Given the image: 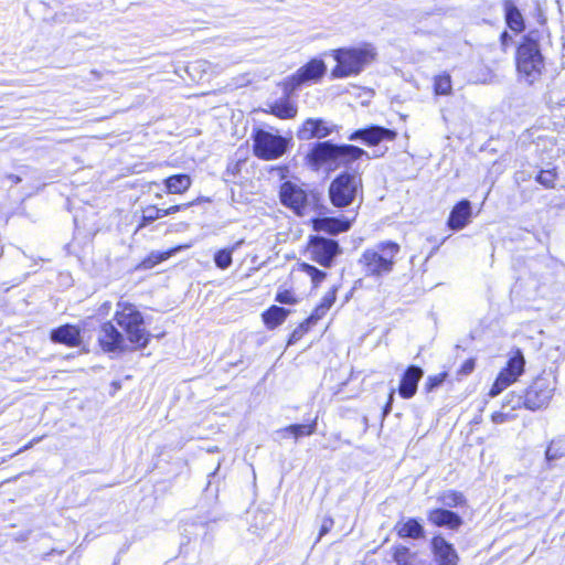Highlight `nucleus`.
<instances>
[{"mask_svg": "<svg viewBox=\"0 0 565 565\" xmlns=\"http://www.w3.org/2000/svg\"><path fill=\"white\" fill-rule=\"evenodd\" d=\"M114 321L121 329L107 321L98 330V343L104 352L117 353L128 350V343L135 349H145L150 341V332L146 329L145 319L138 308L127 301H118Z\"/></svg>", "mask_w": 565, "mask_h": 565, "instance_id": "nucleus-1", "label": "nucleus"}, {"mask_svg": "<svg viewBox=\"0 0 565 565\" xmlns=\"http://www.w3.org/2000/svg\"><path fill=\"white\" fill-rule=\"evenodd\" d=\"M544 31L530 30L523 35L516 50V68L529 84L536 82L545 70V60L542 54Z\"/></svg>", "mask_w": 565, "mask_h": 565, "instance_id": "nucleus-2", "label": "nucleus"}, {"mask_svg": "<svg viewBox=\"0 0 565 565\" xmlns=\"http://www.w3.org/2000/svg\"><path fill=\"white\" fill-rule=\"evenodd\" d=\"M375 55L374 46L369 43L333 50L332 56L337 65L331 71V75L334 78L359 75L375 58Z\"/></svg>", "mask_w": 565, "mask_h": 565, "instance_id": "nucleus-3", "label": "nucleus"}, {"mask_svg": "<svg viewBox=\"0 0 565 565\" xmlns=\"http://www.w3.org/2000/svg\"><path fill=\"white\" fill-rule=\"evenodd\" d=\"M399 250L397 243L381 242L362 253L359 265L365 276L381 278L393 271Z\"/></svg>", "mask_w": 565, "mask_h": 565, "instance_id": "nucleus-4", "label": "nucleus"}, {"mask_svg": "<svg viewBox=\"0 0 565 565\" xmlns=\"http://www.w3.org/2000/svg\"><path fill=\"white\" fill-rule=\"evenodd\" d=\"M329 198L333 206L343 209L354 203L362 193V179L359 171H342L329 185Z\"/></svg>", "mask_w": 565, "mask_h": 565, "instance_id": "nucleus-5", "label": "nucleus"}, {"mask_svg": "<svg viewBox=\"0 0 565 565\" xmlns=\"http://www.w3.org/2000/svg\"><path fill=\"white\" fill-rule=\"evenodd\" d=\"M253 140L254 154L263 160H275L282 157L290 143V139L263 129L255 131Z\"/></svg>", "mask_w": 565, "mask_h": 565, "instance_id": "nucleus-6", "label": "nucleus"}, {"mask_svg": "<svg viewBox=\"0 0 565 565\" xmlns=\"http://www.w3.org/2000/svg\"><path fill=\"white\" fill-rule=\"evenodd\" d=\"M327 72L326 63L320 58H312L301 66L295 74L285 78L282 89L290 97L303 85H310L321 79Z\"/></svg>", "mask_w": 565, "mask_h": 565, "instance_id": "nucleus-7", "label": "nucleus"}, {"mask_svg": "<svg viewBox=\"0 0 565 565\" xmlns=\"http://www.w3.org/2000/svg\"><path fill=\"white\" fill-rule=\"evenodd\" d=\"M525 359L520 350L508 360L507 366L500 371L492 387L490 388L489 396L495 397L501 394L507 387L512 385L524 373Z\"/></svg>", "mask_w": 565, "mask_h": 565, "instance_id": "nucleus-8", "label": "nucleus"}, {"mask_svg": "<svg viewBox=\"0 0 565 565\" xmlns=\"http://www.w3.org/2000/svg\"><path fill=\"white\" fill-rule=\"evenodd\" d=\"M340 145L332 141H318L313 143L306 156L307 164L315 171L327 167L329 170H335V163Z\"/></svg>", "mask_w": 565, "mask_h": 565, "instance_id": "nucleus-9", "label": "nucleus"}, {"mask_svg": "<svg viewBox=\"0 0 565 565\" xmlns=\"http://www.w3.org/2000/svg\"><path fill=\"white\" fill-rule=\"evenodd\" d=\"M554 387L547 379L537 377L527 387L523 397L519 398L518 406L523 405L526 409L537 411L546 407L552 398Z\"/></svg>", "mask_w": 565, "mask_h": 565, "instance_id": "nucleus-10", "label": "nucleus"}, {"mask_svg": "<svg viewBox=\"0 0 565 565\" xmlns=\"http://www.w3.org/2000/svg\"><path fill=\"white\" fill-rule=\"evenodd\" d=\"M308 253L310 258L320 266L330 268L338 255L341 254L339 243L322 236H311Z\"/></svg>", "mask_w": 565, "mask_h": 565, "instance_id": "nucleus-11", "label": "nucleus"}, {"mask_svg": "<svg viewBox=\"0 0 565 565\" xmlns=\"http://www.w3.org/2000/svg\"><path fill=\"white\" fill-rule=\"evenodd\" d=\"M395 138L396 131L376 125L356 129L348 137L350 141H361L369 147L377 146L385 140L393 141Z\"/></svg>", "mask_w": 565, "mask_h": 565, "instance_id": "nucleus-12", "label": "nucleus"}, {"mask_svg": "<svg viewBox=\"0 0 565 565\" xmlns=\"http://www.w3.org/2000/svg\"><path fill=\"white\" fill-rule=\"evenodd\" d=\"M280 201L297 214H302V210L307 206L308 195L306 191L298 184L286 181L280 186Z\"/></svg>", "mask_w": 565, "mask_h": 565, "instance_id": "nucleus-13", "label": "nucleus"}, {"mask_svg": "<svg viewBox=\"0 0 565 565\" xmlns=\"http://www.w3.org/2000/svg\"><path fill=\"white\" fill-rule=\"evenodd\" d=\"M334 129L335 125L330 124L322 118H308L298 129L297 138L303 141L323 139L330 136Z\"/></svg>", "mask_w": 565, "mask_h": 565, "instance_id": "nucleus-14", "label": "nucleus"}, {"mask_svg": "<svg viewBox=\"0 0 565 565\" xmlns=\"http://www.w3.org/2000/svg\"><path fill=\"white\" fill-rule=\"evenodd\" d=\"M430 547L436 565H458L459 555L454 545L444 536L435 535L431 539Z\"/></svg>", "mask_w": 565, "mask_h": 565, "instance_id": "nucleus-15", "label": "nucleus"}, {"mask_svg": "<svg viewBox=\"0 0 565 565\" xmlns=\"http://www.w3.org/2000/svg\"><path fill=\"white\" fill-rule=\"evenodd\" d=\"M363 157L367 160L371 158L369 152L362 148L350 143H342L338 152L335 169L345 168L344 171H358V167L353 168V163Z\"/></svg>", "mask_w": 565, "mask_h": 565, "instance_id": "nucleus-16", "label": "nucleus"}, {"mask_svg": "<svg viewBox=\"0 0 565 565\" xmlns=\"http://www.w3.org/2000/svg\"><path fill=\"white\" fill-rule=\"evenodd\" d=\"M354 218L355 214L352 217H320L316 220L315 228L330 235H337L349 231Z\"/></svg>", "mask_w": 565, "mask_h": 565, "instance_id": "nucleus-17", "label": "nucleus"}, {"mask_svg": "<svg viewBox=\"0 0 565 565\" xmlns=\"http://www.w3.org/2000/svg\"><path fill=\"white\" fill-rule=\"evenodd\" d=\"M424 371L417 365H411L404 372L398 393L403 398H411L417 392V385L419 380L423 377Z\"/></svg>", "mask_w": 565, "mask_h": 565, "instance_id": "nucleus-18", "label": "nucleus"}, {"mask_svg": "<svg viewBox=\"0 0 565 565\" xmlns=\"http://www.w3.org/2000/svg\"><path fill=\"white\" fill-rule=\"evenodd\" d=\"M427 520L439 527L457 530L462 524V519L456 512L447 509H433L427 513Z\"/></svg>", "mask_w": 565, "mask_h": 565, "instance_id": "nucleus-19", "label": "nucleus"}, {"mask_svg": "<svg viewBox=\"0 0 565 565\" xmlns=\"http://www.w3.org/2000/svg\"><path fill=\"white\" fill-rule=\"evenodd\" d=\"M471 203L468 200H461L451 210L448 217V226L452 231L462 230L471 217Z\"/></svg>", "mask_w": 565, "mask_h": 565, "instance_id": "nucleus-20", "label": "nucleus"}, {"mask_svg": "<svg viewBox=\"0 0 565 565\" xmlns=\"http://www.w3.org/2000/svg\"><path fill=\"white\" fill-rule=\"evenodd\" d=\"M394 530L401 539L420 540L425 536L424 526L415 518L398 521Z\"/></svg>", "mask_w": 565, "mask_h": 565, "instance_id": "nucleus-21", "label": "nucleus"}, {"mask_svg": "<svg viewBox=\"0 0 565 565\" xmlns=\"http://www.w3.org/2000/svg\"><path fill=\"white\" fill-rule=\"evenodd\" d=\"M51 339L55 343H62L68 347H76L81 342L79 329L75 326H61L51 332Z\"/></svg>", "mask_w": 565, "mask_h": 565, "instance_id": "nucleus-22", "label": "nucleus"}, {"mask_svg": "<svg viewBox=\"0 0 565 565\" xmlns=\"http://www.w3.org/2000/svg\"><path fill=\"white\" fill-rule=\"evenodd\" d=\"M504 19L507 25L515 33H521L525 29L523 15L512 0L503 1Z\"/></svg>", "mask_w": 565, "mask_h": 565, "instance_id": "nucleus-23", "label": "nucleus"}, {"mask_svg": "<svg viewBox=\"0 0 565 565\" xmlns=\"http://www.w3.org/2000/svg\"><path fill=\"white\" fill-rule=\"evenodd\" d=\"M167 193L181 194L191 186V178L188 174L180 173L164 179Z\"/></svg>", "mask_w": 565, "mask_h": 565, "instance_id": "nucleus-24", "label": "nucleus"}, {"mask_svg": "<svg viewBox=\"0 0 565 565\" xmlns=\"http://www.w3.org/2000/svg\"><path fill=\"white\" fill-rule=\"evenodd\" d=\"M288 313L289 310L282 307L271 306L263 313V319L267 328L275 329L286 320Z\"/></svg>", "mask_w": 565, "mask_h": 565, "instance_id": "nucleus-25", "label": "nucleus"}, {"mask_svg": "<svg viewBox=\"0 0 565 565\" xmlns=\"http://www.w3.org/2000/svg\"><path fill=\"white\" fill-rule=\"evenodd\" d=\"M316 429H317V418L313 419L309 424H295V425L287 426L284 429H281L279 433L281 434L282 437L292 435L296 439H298L300 437L310 436V435L315 434Z\"/></svg>", "mask_w": 565, "mask_h": 565, "instance_id": "nucleus-26", "label": "nucleus"}, {"mask_svg": "<svg viewBox=\"0 0 565 565\" xmlns=\"http://www.w3.org/2000/svg\"><path fill=\"white\" fill-rule=\"evenodd\" d=\"M270 108L271 114L280 119H291L297 115V106L289 100L288 96L284 100L276 102Z\"/></svg>", "mask_w": 565, "mask_h": 565, "instance_id": "nucleus-27", "label": "nucleus"}, {"mask_svg": "<svg viewBox=\"0 0 565 565\" xmlns=\"http://www.w3.org/2000/svg\"><path fill=\"white\" fill-rule=\"evenodd\" d=\"M565 456V435H561L554 438L545 451V458L547 462H552L556 459Z\"/></svg>", "mask_w": 565, "mask_h": 565, "instance_id": "nucleus-28", "label": "nucleus"}, {"mask_svg": "<svg viewBox=\"0 0 565 565\" xmlns=\"http://www.w3.org/2000/svg\"><path fill=\"white\" fill-rule=\"evenodd\" d=\"M441 504L448 508H457L466 504L463 494L456 490H448L440 494L438 499Z\"/></svg>", "mask_w": 565, "mask_h": 565, "instance_id": "nucleus-29", "label": "nucleus"}, {"mask_svg": "<svg viewBox=\"0 0 565 565\" xmlns=\"http://www.w3.org/2000/svg\"><path fill=\"white\" fill-rule=\"evenodd\" d=\"M393 559L397 565H412L413 555L408 547L397 545L393 548Z\"/></svg>", "mask_w": 565, "mask_h": 565, "instance_id": "nucleus-30", "label": "nucleus"}, {"mask_svg": "<svg viewBox=\"0 0 565 565\" xmlns=\"http://www.w3.org/2000/svg\"><path fill=\"white\" fill-rule=\"evenodd\" d=\"M215 266L222 270L227 269L233 263L232 249L223 248L214 254Z\"/></svg>", "mask_w": 565, "mask_h": 565, "instance_id": "nucleus-31", "label": "nucleus"}, {"mask_svg": "<svg viewBox=\"0 0 565 565\" xmlns=\"http://www.w3.org/2000/svg\"><path fill=\"white\" fill-rule=\"evenodd\" d=\"M434 88L437 95H448L451 92V78L448 74H441L435 77Z\"/></svg>", "mask_w": 565, "mask_h": 565, "instance_id": "nucleus-32", "label": "nucleus"}, {"mask_svg": "<svg viewBox=\"0 0 565 565\" xmlns=\"http://www.w3.org/2000/svg\"><path fill=\"white\" fill-rule=\"evenodd\" d=\"M302 270L311 278L315 287H317L327 276V274L310 264H302Z\"/></svg>", "mask_w": 565, "mask_h": 565, "instance_id": "nucleus-33", "label": "nucleus"}, {"mask_svg": "<svg viewBox=\"0 0 565 565\" xmlns=\"http://www.w3.org/2000/svg\"><path fill=\"white\" fill-rule=\"evenodd\" d=\"M556 172L554 170H542L536 175V181L545 188H554Z\"/></svg>", "mask_w": 565, "mask_h": 565, "instance_id": "nucleus-34", "label": "nucleus"}, {"mask_svg": "<svg viewBox=\"0 0 565 565\" xmlns=\"http://www.w3.org/2000/svg\"><path fill=\"white\" fill-rule=\"evenodd\" d=\"M159 218V212L158 207L154 205L147 206L142 211V218L139 224V227L147 226L148 224L152 223L153 221Z\"/></svg>", "mask_w": 565, "mask_h": 565, "instance_id": "nucleus-35", "label": "nucleus"}, {"mask_svg": "<svg viewBox=\"0 0 565 565\" xmlns=\"http://www.w3.org/2000/svg\"><path fill=\"white\" fill-rule=\"evenodd\" d=\"M446 377H447L446 372L438 373L435 375H429L425 383V390L427 392H433L435 388H437L439 385H441L444 383Z\"/></svg>", "mask_w": 565, "mask_h": 565, "instance_id": "nucleus-36", "label": "nucleus"}, {"mask_svg": "<svg viewBox=\"0 0 565 565\" xmlns=\"http://www.w3.org/2000/svg\"><path fill=\"white\" fill-rule=\"evenodd\" d=\"M171 255V252L168 253H151L150 256L143 262L145 267L150 268L156 264H159Z\"/></svg>", "mask_w": 565, "mask_h": 565, "instance_id": "nucleus-37", "label": "nucleus"}, {"mask_svg": "<svg viewBox=\"0 0 565 565\" xmlns=\"http://www.w3.org/2000/svg\"><path fill=\"white\" fill-rule=\"evenodd\" d=\"M327 311L328 310L324 306L318 305L313 312L307 318V324H315L327 313Z\"/></svg>", "mask_w": 565, "mask_h": 565, "instance_id": "nucleus-38", "label": "nucleus"}, {"mask_svg": "<svg viewBox=\"0 0 565 565\" xmlns=\"http://www.w3.org/2000/svg\"><path fill=\"white\" fill-rule=\"evenodd\" d=\"M276 301L280 303L291 305L296 302V299L294 297V294L289 290H282L277 292L276 295Z\"/></svg>", "mask_w": 565, "mask_h": 565, "instance_id": "nucleus-39", "label": "nucleus"}, {"mask_svg": "<svg viewBox=\"0 0 565 565\" xmlns=\"http://www.w3.org/2000/svg\"><path fill=\"white\" fill-rule=\"evenodd\" d=\"M189 526L192 527L193 531L189 530L188 527H184V532L194 534L195 536L206 535V533H207V523H203V522H201L200 524L192 523Z\"/></svg>", "mask_w": 565, "mask_h": 565, "instance_id": "nucleus-40", "label": "nucleus"}, {"mask_svg": "<svg viewBox=\"0 0 565 565\" xmlns=\"http://www.w3.org/2000/svg\"><path fill=\"white\" fill-rule=\"evenodd\" d=\"M335 298H337V289L332 288L323 296V298L321 299V302L319 305L324 306V308L327 310H329L332 307V305L334 303Z\"/></svg>", "mask_w": 565, "mask_h": 565, "instance_id": "nucleus-41", "label": "nucleus"}, {"mask_svg": "<svg viewBox=\"0 0 565 565\" xmlns=\"http://www.w3.org/2000/svg\"><path fill=\"white\" fill-rule=\"evenodd\" d=\"M334 522H333V519L330 518V516H326L323 518L322 522H321V525H320V530H319V536L317 539V542L322 537L324 536L327 533H329L333 526Z\"/></svg>", "mask_w": 565, "mask_h": 565, "instance_id": "nucleus-42", "label": "nucleus"}, {"mask_svg": "<svg viewBox=\"0 0 565 565\" xmlns=\"http://www.w3.org/2000/svg\"><path fill=\"white\" fill-rule=\"evenodd\" d=\"M473 369H475V361L469 359L463 362V364L461 365V367L459 370V373L462 375H468L473 371Z\"/></svg>", "mask_w": 565, "mask_h": 565, "instance_id": "nucleus-43", "label": "nucleus"}, {"mask_svg": "<svg viewBox=\"0 0 565 565\" xmlns=\"http://www.w3.org/2000/svg\"><path fill=\"white\" fill-rule=\"evenodd\" d=\"M193 205V202H189V203H184V204H177V205H172L170 207L167 209V212H168V215L170 214H174L179 211H182V210H185L190 206Z\"/></svg>", "mask_w": 565, "mask_h": 565, "instance_id": "nucleus-44", "label": "nucleus"}, {"mask_svg": "<svg viewBox=\"0 0 565 565\" xmlns=\"http://www.w3.org/2000/svg\"><path fill=\"white\" fill-rule=\"evenodd\" d=\"M302 337V331H300L299 329H295L294 332L291 333L290 335V339H289V342L288 344H292L295 343L296 341H298L300 338Z\"/></svg>", "mask_w": 565, "mask_h": 565, "instance_id": "nucleus-45", "label": "nucleus"}, {"mask_svg": "<svg viewBox=\"0 0 565 565\" xmlns=\"http://www.w3.org/2000/svg\"><path fill=\"white\" fill-rule=\"evenodd\" d=\"M239 171V162L236 161L234 163H230L227 166L226 172L232 173L233 175L236 174Z\"/></svg>", "mask_w": 565, "mask_h": 565, "instance_id": "nucleus-46", "label": "nucleus"}, {"mask_svg": "<svg viewBox=\"0 0 565 565\" xmlns=\"http://www.w3.org/2000/svg\"><path fill=\"white\" fill-rule=\"evenodd\" d=\"M500 40H501L502 45L507 46L508 43L511 42L512 38L507 31H503L500 35Z\"/></svg>", "mask_w": 565, "mask_h": 565, "instance_id": "nucleus-47", "label": "nucleus"}, {"mask_svg": "<svg viewBox=\"0 0 565 565\" xmlns=\"http://www.w3.org/2000/svg\"><path fill=\"white\" fill-rule=\"evenodd\" d=\"M393 398H394V390L391 391L390 396H388V402L386 403V405L384 407V413L385 414L391 412Z\"/></svg>", "mask_w": 565, "mask_h": 565, "instance_id": "nucleus-48", "label": "nucleus"}, {"mask_svg": "<svg viewBox=\"0 0 565 565\" xmlns=\"http://www.w3.org/2000/svg\"><path fill=\"white\" fill-rule=\"evenodd\" d=\"M505 419V415L502 414V413H494L492 415V420L495 423V424H501L503 423Z\"/></svg>", "mask_w": 565, "mask_h": 565, "instance_id": "nucleus-49", "label": "nucleus"}, {"mask_svg": "<svg viewBox=\"0 0 565 565\" xmlns=\"http://www.w3.org/2000/svg\"><path fill=\"white\" fill-rule=\"evenodd\" d=\"M244 244V239H239L236 243H234L228 249H232V253L237 250L242 245Z\"/></svg>", "mask_w": 565, "mask_h": 565, "instance_id": "nucleus-50", "label": "nucleus"}, {"mask_svg": "<svg viewBox=\"0 0 565 565\" xmlns=\"http://www.w3.org/2000/svg\"><path fill=\"white\" fill-rule=\"evenodd\" d=\"M311 324H307V319L297 328L302 331V334L309 329Z\"/></svg>", "mask_w": 565, "mask_h": 565, "instance_id": "nucleus-51", "label": "nucleus"}, {"mask_svg": "<svg viewBox=\"0 0 565 565\" xmlns=\"http://www.w3.org/2000/svg\"><path fill=\"white\" fill-rule=\"evenodd\" d=\"M158 212H159V218L164 217V216L168 215L167 209H159L158 207Z\"/></svg>", "mask_w": 565, "mask_h": 565, "instance_id": "nucleus-52", "label": "nucleus"}, {"mask_svg": "<svg viewBox=\"0 0 565 565\" xmlns=\"http://www.w3.org/2000/svg\"><path fill=\"white\" fill-rule=\"evenodd\" d=\"M10 178H11V179L13 180V182H15V183L20 182V180H21L19 177H13V175H12V177H10Z\"/></svg>", "mask_w": 565, "mask_h": 565, "instance_id": "nucleus-53", "label": "nucleus"}, {"mask_svg": "<svg viewBox=\"0 0 565 565\" xmlns=\"http://www.w3.org/2000/svg\"><path fill=\"white\" fill-rule=\"evenodd\" d=\"M32 446V443H30L29 445L24 446L22 449L19 450V452L25 450V449H29L30 447Z\"/></svg>", "mask_w": 565, "mask_h": 565, "instance_id": "nucleus-54", "label": "nucleus"}]
</instances>
